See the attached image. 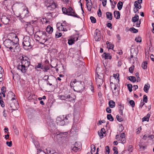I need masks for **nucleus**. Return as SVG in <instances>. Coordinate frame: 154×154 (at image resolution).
<instances>
[{"instance_id": "obj_19", "label": "nucleus", "mask_w": 154, "mask_h": 154, "mask_svg": "<svg viewBox=\"0 0 154 154\" xmlns=\"http://www.w3.org/2000/svg\"><path fill=\"white\" fill-rule=\"evenodd\" d=\"M94 37L96 41H98L100 40L101 38V35L100 34V31H98L97 32H96V34L94 35Z\"/></svg>"}, {"instance_id": "obj_5", "label": "nucleus", "mask_w": 154, "mask_h": 154, "mask_svg": "<svg viewBox=\"0 0 154 154\" xmlns=\"http://www.w3.org/2000/svg\"><path fill=\"white\" fill-rule=\"evenodd\" d=\"M70 86L71 88L75 87L76 89L81 91L83 87L82 84V82L77 81L76 79L72 80L70 83Z\"/></svg>"}, {"instance_id": "obj_7", "label": "nucleus", "mask_w": 154, "mask_h": 154, "mask_svg": "<svg viewBox=\"0 0 154 154\" xmlns=\"http://www.w3.org/2000/svg\"><path fill=\"white\" fill-rule=\"evenodd\" d=\"M57 26H59L57 29L59 31H66L70 29V25L65 21L61 23H57Z\"/></svg>"}, {"instance_id": "obj_51", "label": "nucleus", "mask_w": 154, "mask_h": 154, "mask_svg": "<svg viewBox=\"0 0 154 154\" xmlns=\"http://www.w3.org/2000/svg\"><path fill=\"white\" fill-rule=\"evenodd\" d=\"M119 73H117L116 74H113V77L115 79H117L118 80V81H119Z\"/></svg>"}, {"instance_id": "obj_62", "label": "nucleus", "mask_w": 154, "mask_h": 154, "mask_svg": "<svg viewBox=\"0 0 154 154\" xmlns=\"http://www.w3.org/2000/svg\"><path fill=\"white\" fill-rule=\"evenodd\" d=\"M106 111L107 112L110 113L111 112V109L109 107H107L106 109Z\"/></svg>"}, {"instance_id": "obj_6", "label": "nucleus", "mask_w": 154, "mask_h": 154, "mask_svg": "<svg viewBox=\"0 0 154 154\" xmlns=\"http://www.w3.org/2000/svg\"><path fill=\"white\" fill-rule=\"evenodd\" d=\"M46 6L48 10L52 11L57 8L58 5L54 0H48L47 1Z\"/></svg>"}, {"instance_id": "obj_39", "label": "nucleus", "mask_w": 154, "mask_h": 154, "mask_svg": "<svg viewBox=\"0 0 154 154\" xmlns=\"http://www.w3.org/2000/svg\"><path fill=\"white\" fill-rule=\"evenodd\" d=\"M42 64V63H38L37 65H36L35 66V69L36 70L38 71V69L40 68L41 67V66Z\"/></svg>"}, {"instance_id": "obj_8", "label": "nucleus", "mask_w": 154, "mask_h": 154, "mask_svg": "<svg viewBox=\"0 0 154 154\" xmlns=\"http://www.w3.org/2000/svg\"><path fill=\"white\" fill-rule=\"evenodd\" d=\"M31 39L29 37L25 36L24 37L22 44L23 48L26 50L32 48L30 44Z\"/></svg>"}, {"instance_id": "obj_15", "label": "nucleus", "mask_w": 154, "mask_h": 154, "mask_svg": "<svg viewBox=\"0 0 154 154\" xmlns=\"http://www.w3.org/2000/svg\"><path fill=\"white\" fill-rule=\"evenodd\" d=\"M15 94L11 91H9L7 95V99H11V100H15Z\"/></svg>"}, {"instance_id": "obj_64", "label": "nucleus", "mask_w": 154, "mask_h": 154, "mask_svg": "<svg viewBox=\"0 0 154 154\" xmlns=\"http://www.w3.org/2000/svg\"><path fill=\"white\" fill-rule=\"evenodd\" d=\"M141 129L140 127L138 128L137 130V131H136V133L137 134H139L140 132V130Z\"/></svg>"}, {"instance_id": "obj_35", "label": "nucleus", "mask_w": 154, "mask_h": 154, "mask_svg": "<svg viewBox=\"0 0 154 154\" xmlns=\"http://www.w3.org/2000/svg\"><path fill=\"white\" fill-rule=\"evenodd\" d=\"M50 69L49 66L48 65H44L43 67V71L47 72Z\"/></svg>"}, {"instance_id": "obj_10", "label": "nucleus", "mask_w": 154, "mask_h": 154, "mask_svg": "<svg viewBox=\"0 0 154 154\" xmlns=\"http://www.w3.org/2000/svg\"><path fill=\"white\" fill-rule=\"evenodd\" d=\"M4 44L6 47L9 48L11 51L15 46L13 42L10 39H6L4 42Z\"/></svg>"}, {"instance_id": "obj_58", "label": "nucleus", "mask_w": 154, "mask_h": 154, "mask_svg": "<svg viewBox=\"0 0 154 154\" xmlns=\"http://www.w3.org/2000/svg\"><path fill=\"white\" fill-rule=\"evenodd\" d=\"M58 133H59L57 134V135H60V136H63V135H66L67 134V132H58Z\"/></svg>"}, {"instance_id": "obj_1", "label": "nucleus", "mask_w": 154, "mask_h": 154, "mask_svg": "<svg viewBox=\"0 0 154 154\" xmlns=\"http://www.w3.org/2000/svg\"><path fill=\"white\" fill-rule=\"evenodd\" d=\"M21 63H19L17 66V69L20 70L23 73H25L28 67L30 64L28 57L25 56H23L20 57Z\"/></svg>"}, {"instance_id": "obj_53", "label": "nucleus", "mask_w": 154, "mask_h": 154, "mask_svg": "<svg viewBox=\"0 0 154 154\" xmlns=\"http://www.w3.org/2000/svg\"><path fill=\"white\" fill-rule=\"evenodd\" d=\"M129 103L132 107H134L135 106V103L133 100H131L129 101Z\"/></svg>"}, {"instance_id": "obj_12", "label": "nucleus", "mask_w": 154, "mask_h": 154, "mask_svg": "<svg viewBox=\"0 0 154 154\" xmlns=\"http://www.w3.org/2000/svg\"><path fill=\"white\" fill-rule=\"evenodd\" d=\"M116 139L118 141H120V142L123 143H125V134L124 133H123L120 134V136L119 134H117L116 135Z\"/></svg>"}, {"instance_id": "obj_42", "label": "nucleus", "mask_w": 154, "mask_h": 154, "mask_svg": "<svg viewBox=\"0 0 154 154\" xmlns=\"http://www.w3.org/2000/svg\"><path fill=\"white\" fill-rule=\"evenodd\" d=\"M147 62H144L142 64V67L144 69H147Z\"/></svg>"}, {"instance_id": "obj_55", "label": "nucleus", "mask_w": 154, "mask_h": 154, "mask_svg": "<svg viewBox=\"0 0 154 154\" xmlns=\"http://www.w3.org/2000/svg\"><path fill=\"white\" fill-rule=\"evenodd\" d=\"M6 91V88L4 86H3L1 88L2 94L5 93Z\"/></svg>"}, {"instance_id": "obj_17", "label": "nucleus", "mask_w": 154, "mask_h": 154, "mask_svg": "<svg viewBox=\"0 0 154 154\" xmlns=\"http://www.w3.org/2000/svg\"><path fill=\"white\" fill-rule=\"evenodd\" d=\"M134 5L135 8L134 9V12L135 13H139V9H140L141 8V6L140 5H139L140 8H139L138 4H137L136 2L134 3Z\"/></svg>"}, {"instance_id": "obj_3", "label": "nucleus", "mask_w": 154, "mask_h": 154, "mask_svg": "<svg viewBox=\"0 0 154 154\" xmlns=\"http://www.w3.org/2000/svg\"><path fill=\"white\" fill-rule=\"evenodd\" d=\"M47 34L45 31L39 30L35 32V35L36 40L43 44L48 40L47 37Z\"/></svg>"}, {"instance_id": "obj_4", "label": "nucleus", "mask_w": 154, "mask_h": 154, "mask_svg": "<svg viewBox=\"0 0 154 154\" xmlns=\"http://www.w3.org/2000/svg\"><path fill=\"white\" fill-rule=\"evenodd\" d=\"M62 10L63 13L68 15L72 16L77 18H79V17L76 14L74 9L71 7H69L68 9L63 7Z\"/></svg>"}, {"instance_id": "obj_52", "label": "nucleus", "mask_w": 154, "mask_h": 154, "mask_svg": "<svg viewBox=\"0 0 154 154\" xmlns=\"http://www.w3.org/2000/svg\"><path fill=\"white\" fill-rule=\"evenodd\" d=\"M7 2L8 1L7 0H5L4 1L3 3V4L4 5H5L7 8L8 9L9 7L8 6V5L7 4H6V3H7Z\"/></svg>"}, {"instance_id": "obj_46", "label": "nucleus", "mask_w": 154, "mask_h": 154, "mask_svg": "<svg viewBox=\"0 0 154 154\" xmlns=\"http://www.w3.org/2000/svg\"><path fill=\"white\" fill-rule=\"evenodd\" d=\"M116 118L117 120L119 122H122L123 121V119L122 117L120 116L119 115H117L116 116Z\"/></svg>"}, {"instance_id": "obj_43", "label": "nucleus", "mask_w": 154, "mask_h": 154, "mask_svg": "<svg viewBox=\"0 0 154 154\" xmlns=\"http://www.w3.org/2000/svg\"><path fill=\"white\" fill-rule=\"evenodd\" d=\"M134 23V26L136 25V26L137 27H139L140 26V24L141 23V22L140 20L138 21V20L137 21L135 22Z\"/></svg>"}, {"instance_id": "obj_56", "label": "nucleus", "mask_w": 154, "mask_h": 154, "mask_svg": "<svg viewBox=\"0 0 154 154\" xmlns=\"http://www.w3.org/2000/svg\"><path fill=\"white\" fill-rule=\"evenodd\" d=\"M6 144L9 146L11 147L12 146V143L11 141L10 142L7 141L6 143Z\"/></svg>"}, {"instance_id": "obj_24", "label": "nucleus", "mask_w": 154, "mask_h": 154, "mask_svg": "<svg viewBox=\"0 0 154 154\" xmlns=\"http://www.w3.org/2000/svg\"><path fill=\"white\" fill-rule=\"evenodd\" d=\"M102 56L104 57L105 59H111L112 58V57L109 53H104L103 54Z\"/></svg>"}, {"instance_id": "obj_27", "label": "nucleus", "mask_w": 154, "mask_h": 154, "mask_svg": "<svg viewBox=\"0 0 154 154\" xmlns=\"http://www.w3.org/2000/svg\"><path fill=\"white\" fill-rule=\"evenodd\" d=\"M114 91H112L114 94L115 96L118 95L119 94V92L118 89H117V87L115 85H114Z\"/></svg>"}, {"instance_id": "obj_33", "label": "nucleus", "mask_w": 154, "mask_h": 154, "mask_svg": "<svg viewBox=\"0 0 154 154\" xmlns=\"http://www.w3.org/2000/svg\"><path fill=\"white\" fill-rule=\"evenodd\" d=\"M149 88L150 85L149 84H147L145 85L143 89L144 91L146 93H147Z\"/></svg>"}, {"instance_id": "obj_36", "label": "nucleus", "mask_w": 154, "mask_h": 154, "mask_svg": "<svg viewBox=\"0 0 154 154\" xmlns=\"http://www.w3.org/2000/svg\"><path fill=\"white\" fill-rule=\"evenodd\" d=\"M123 5V3L121 1H119L117 4V7L119 10H121L122 8Z\"/></svg>"}, {"instance_id": "obj_25", "label": "nucleus", "mask_w": 154, "mask_h": 154, "mask_svg": "<svg viewBox=\"0 0 154 154\" xmlns=\"http://www.w3.org/2000/svg\"><path fill=\"white\" fill-rule=\"evenodd\" d=\"M114 15L115 17L117 19H119L120 18V12L118 11H115L114 12Z\"/></svg>"}, {"instance_id": "obj_40", "label": "nucleus", "mask_w": 154, "mask_h": 154, "mask_svg": "<svg viewBox=\"0 0 154 154\" xmlns=\"http://www.w3.org/2000/svg\"><path fill=\"white\" fill-rule=\"evenodd\" d=\"M107 118L108 120L110 121H113L114 120L113 117L111 114H108L107 116Z\"/></svg>"}, {"instance_id": "obj_59", "label": "nucleus", "mask_w": 154, "mask_h": 154, "mask_svg": "<svg viewBox=\"0 0 154 154\" xmlns=\"http://www.w3.org/2000/svg\"><path fill=\"white\" fill-rule=\"evenodd\" d=\"M102 12L101 10L99 8L97 12V14L99 17H100L102 15Z\"/></svg>"}, {"instance_id": "obj_63", "label": "nucleus", "mask_w": 154, "mask_h": 154, "mask_svg": "<svg viewBox=\"0 0 154 154\" xmlns=\"http://www.w3.org/2000/svg\"><path fill=\"white\" fill-rule=\"evenodd\" d=\"M55 35L56 38H58L62 36V34L61 33H56Z\"/></svg>"}, {"instance_id": "obj_38", "label": "nucleus", "mask_w": 154, "mask_h": 154, "mask_svg": "<svg viewBox=\"0 0 154 154\" xmlns=\"http://www.w3.org/2000/svg\"><path fill=\"white\" fill-rule=\"evenodd\" d=\"M2 99V94L1 93H0V104L2 107H4L5 106V104L3 101Z\"/></svg>"}, {"instance_id": "obj_11", "label": "nucleus", "mask_w": 154, "mask_h": 154, "mask_svg": "<svg viewBox=\"0 0 154 154\" xmlns=\"http://www.w3.org/2000/svg\"><path fill=\"white\" fill-rule=\"evenodd\" d=\"M59 98L61 100H66L69 102H74L75 98L72 97L70 94L59 95Z\"/></svg>"}, {"instance_id": "obj_41", "label": "nucleus", "mask_w": 154, "mask_h": 154, "mask_svg": "<svg viewBox=\"0 0 154 154\" xmlns=\"http://www.w3.org/2000/svg\"><path fill=\"white\" fill-rule=\"evenodd\" d=\"M106 44L108 48L110 49L113 48L114 47L113 45L111 44L109 42H106Z\"/></svg>"}, {"instance_id": "obj_26", "label": "nucleus", "mask_w": 154, "mask_h": 154, "mask_svg": "<svg viewBox=\"0 0 154 154\" xmlns=\"http://www.w3.org/2000/svg\"><path fill=\"white\" fill-rule=\"evenodd\" d=\"M72 149L75 152H77L81 150V147L80 146H74Z\"/></svg>"}, {"instance_id": "obj_13", "label": "nucleus", "mask_w": 154, "mask_h": 154, "mask_svg": "<svg viewBox=\"0 0 154 154\" xmlns=\"http://www.w3.org/2000/svg\"><path fill=\"white\" fill-rule=\"evenodd\" d=\"M10 35L13 38V39L11 40L12 42H13L14 45H17L19 41L18 38L15 34L13 33H11Z\"/></svg>"}, {"instance_id": "obj_44", "label": "nucleus", "mask_w": 154, "mask_h": 154, "mask_svg": "<svg viewBox=\"0 0 154 154\" xmlns=\"http://www.w3.org/2000/svg\"><path fill=\"white\" fill-rule=\"evenodd\" d=\"M130 30L135 33H137L138 32V29H136L134 27L131 28L130 29Z\"/></svg>"}, {"instance_id": "obj_18", "label": "nucleus", "mask_w": 154, "mask_h": 154, "mask_svg": "<svg viewBox=\"0 0 154 154\" xmlns=\"http://www.w3.org/2000/svg\"><path fill=\"white\" fill-rule=\"evenodd\" d=\"M106 132L105 129L104 128H103L101 129L100 131H98V133L100 138H102L103 136V134H105Z\"/></svg>"}, {"instance_id": "obj_32", "label": "nucleus", "mask_w": 154, "mask_h": 154, "mask_svg": "<svg viewBox=\"0 0 154 154\" xmlns=\"http://www.w3.org/2000/svg\"><path fill=\"white\" fill-rule=\"evenodd\" d=\"M139 20V16L137 14L135 15L134 17L132 18V21L133 22L137 21Z\"/></svg>"}, {"instance_id": "obj_29", "label": "nucleus", "mask_w": 154, "mask_h": 154, "mask_svg": "<svg viewBox=\"0 0 154 154\" xmlns=\"http://www.w3.org/2000/svg\"><path fill=\"white\" fill-rule=\"evenodd\" d=\"M109 105L110 107L113 108L115 107V103L113 100H110L109 102Z\"/></svg>"}, {"instance_id": "obj_37", "label": "nucleus", "mask_w": 154, "mask_h": 154, "mask_svg": "<svg viewBox=\"0 0 154 154\" xmlns=\"http://www.w3.org/2000/svg\"><path fill=\"white\" fill-rule=\"evenodd\" d=\"M128 77L129 78L128 79L133 82H134L136 81V78L134 76H130V77Z\"/></svg>"}, {"instance_id": "obj_31", "label": "nucleus", "mask_w": 154, "mask_h": 154, "mask_svg": "<svg viewBox=\"0 0 154 154\" xmlns=\"http://www.w3.org/2000/svg\"><path fill=\"white\" fill-rule=\"evenodd\" d=\"M150 115L149 114H148L147 115L145 116L142 119V122L146 121L148 122L149 121V119L150 117Z\"/></svg>"}, {"instance_id": "obj_16", "label": "nucleus", "mask_w": 154, "mask_h": 154, "mask_svg": "<svg viewBox=\"0 0 154 154\" xmlns=\"http://www.w3.org/2000/svg\"><path fill=\"white\" fill-rule=\"evenodd\" d=\"M1 20L3 23L6 24L8 23L10 19L9 17H8L5 16H3Z\"/></svg>"}, {"instance_id": "obj_47", "label": "nucleus", "mask_w": 154, "mask_h": 154, "mask_svg": "<svg viewBox=\"0 0 154 154\" xmlns=\"http://www.w3.org/2000/svg\"><path fill=\"white\" fill-rule=\"evenodd\" d=\"M135 40L137 42H141V38L140 37L138 36L136 38Z\"/></svg>"}, {"instance_id": "obj_54", "label": "nucleus", "mask_w": 154, "mask_h": 154, "mask_svg": "<svg viewBox=\"0 0 154 154\" xmlns=\"http://www.w3.org/2000/svg\"><path fill=\"white\" fill-rule=\"evenodd\" d=\"M134 66H131L129 68V72L131 73H132L134 70Z\"/></svg>"}, {"instance_id": "obj_14", "label": "nucleus", "mask_w": 154, "mask_h": 154, "mask_svg": "<svg viewBox=\"0 0 154 154\" xmlns=\"http://www.w3.org/2000/svg\"><path fill=\"white\" fill-rule=\"evenodd\" d=\"M56 122L58 125H64L66 123L64 118L62 119L60 117H58L57 118Z\"/></svg>"}, {"instance_id": "obj_20", "label": "nucleus", "mask_w": 154, "mask_h": 154, "mask_svg": "<svg viewBox=\"0 0 154 154\" xmlns=\"http://www.w3.org/2000/svg\"><path fill=\"white\" fill-rule=\"evenodd\" d=\"M78 39V38L77 37L69 39L68 40V43L69 45H72L75 42L77 41Z\"/></svg>"}, {"instance_id": "obj_48", "label": "nucleus", "mask_w": 154, "mask_h": 154, "mask_svg": "<svg viewBox=\"0 0 154 154\" xmlns=\"http://www.w3.org/2000/svg\"><path fill=\"white\" fill-rule=\"evenodd\" d=\"M127 87L129 91L130 92H131L132 91V85L131 84H128L127 85Z\"/></svg>"}, {"instance_id": "obj_60", "label": "nucleus", "mask_w": 154, "mask_h": 154, "mask_svg": "<svg viewBox=\"0 0 154 154\" xmlns=\"http://www.w3.org/2000/svg\"><path fill=\"white\" fill-rule=\"evenodd\" d=\"M147 97L146 95H144L143 97V101L145 103H147Z\"/></svg>"}, {"instance_id": "obj_9", "label": "nucleus", "mask_w": 154, "mask_h": 154, "mask_svg": "<svg viewBox=\"0 0 154 154\" xmlns=\"http://www.w3.org/2000/svg\"><path fill=\"white\" fill-rule=\"evenodd\" d=\"M98 69V68L96 69V71H97ZM96 73H97V75L96 77V82L97 85L98 86V88H99V87L101 85L103 84V75L100 73L98 74L99 72H96Z\"/></svg>"}, {"instance_id": "obj_45", "label": "nucleus", "mask_w": 154, "mask_h": 154, "mask_svg": "<svg viewBox=\"0 0 154 154\" xmlns=\"http://www.w3.org/2000/svg\"><path fill=\"white\" fill-rule=\"evenodd\" d=\"M91 151L93 152H94L96 150V147L95 146L94 144L91 145Z\"/></svg>"}, {"instance_id": "obj_28", "label": "nucleus", "mask_w": 154, "mask_h": 154, "mask_svg": "<svg viewBox=\"0 0 154 154\" xmlns=\"http://www.w3.org/2000/svg\"><path fill=\"white\" fill-rule=\"evenodd\" d=\"M53 30V27L50 25H48L46 28V31L49 33H51L52 32Z\"/></svg>"}, {"instance_id": "obj_61", "label": "nucleus", "mask_w": 154, "mask_h": 154, "mask_svg": "<svg viewBox=\"0 0 154 154\" xmlns=\"http://www.w3.org/2000/svg\"><path fill=\"white\" fill-rule=\"evenodd\" d=\"M128 150L131 152H132L133 151V146L131 145H129L128 148Z\"/></svg>"}, {"instance_id": "obj_21", "label": "nucleus", "mask_w": 154, "mask_h": 154, "mask_svg": "<svg viewBox=\"0 0 154 154\" xmlns=\"http://www.w3.org/2000/svg\"><path fill=\"white\" fill-rule=\"evenodd\" d=\"M124 104H120L119 105V112L120 114L123 116V111L124 109Z\"/></svg>"}, {"instance_id": "obj_22", "label": "nucleus", "mask_w": 154, "mask_h": 154, "mask_svg": "<svg viewBox=\"0 0 154 154\" xmlns=\"http://www.w3.org/2000/svg\"><path fill=\"white\" fill-rule=\"evenodd\" d=\"M25 94L26 97L28 98L29 99H32L33 98V95L32 94L31 92L27 91L25 93Z\"/></svg>"}, {"instance_id": "obj_30", "label": "nucleus", "mask_w": 154, "mask_h": 154, "mask_svg": "<svg viewBox=\"0 0 154 154\" xmlns=\"http://www.w3.org/2000/svg\"><path fill=\"white\" fill-rule=\"evenodd\" d=\"M106 16L107 18L109 20H112V15L111 13L107 12L106 13Z\"/></svg>"}, {"instance_id": "obj_49", "label": "nucleus", "mask_w": 154, "mask_h": 154, "mask_svg": "<svg viewBox=\"0 0 154 154\" xmlns=\"http://www.w3.org/2000/svg\"><path fill=\"white\" fill-rule=\"evenodd\" d=\"M90 19L92 23H95L96 22V20L94 17L93 16L91 17Z\"/></svg>"}, {"instance_id": "obj_2", "label": "nucleus", "mask_w": 154, "mask_h": 154, "mask_svg": "<svg viewBox=\"0 0 154 154\" xmlns=\"http://www.w3.org/2000/svg\"><path fill=\"white\" fill-rule=\"evenodd\" d=\"M12 7L17 8L19 9H23V11L19 16L21 18H23L29 16L30 14L28 10V8L23 3L20 2H16V3L12 5Z\"/></svg>"}, {"instance_id": "obj_34", "label": "nucleus", "mask_w": 154, "mask_h": 154, "mask_svg": "<svg viewBox=\"0 0 154 154\" xmlns=\"http://www.w3.org/2000/svg\"><path fill=\"white\" fill-rule=\"evenodd\" d=\"M70 116H71V115H66L64 119L65 120V121L66 122H68L71 119V118H70Z\"/></svg>"}, {"instance_id": "obj_23", "label": "nucleus", "mask_w": 154, "mask_h": 154, "mask_svg": "<svg viewBox=\"0 0 154 154\" xmlns=\"http://www.w3.org/2000/svg\"><path fill=\"white\" fill-rule=\"evenodd\" d=\"M92 3L91 1H90L89 2H87L86 4V5L88 9V10L89 11H91L92 7Z\"/></svg>"}, {"instance_id": "obj_50", "label": "nucleus", "mask_w": 154, "mask_h": 154, "mask_svg": "<svg viewBox=\"0 0 154 154\" xmlns=\"http://www.w3.org/2000/svg\"><path fill=\"white\" fill-rule=\"evenodd\" d=\"M106 151H105V154H109V147L108 146H107L106 147Z\"/></svg>"}, {"instance_id": "obj_57", "label": "nucleus", "mask_w": 154, "mask_h": 154, "mask_svg": "<svg viewBox=\"0 0 154 154\" xmlns=\"http://www.w3.org/2000/svg\"><path fill=\"white\" fill-rule=\"evenodd\" d=\"M106 26L110 29L112 28V25L110 23H108L106 24Z\"/></svg>"}]
</instances>
